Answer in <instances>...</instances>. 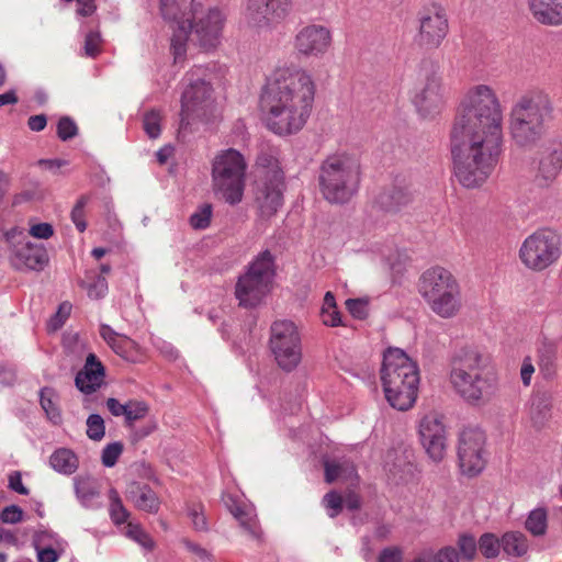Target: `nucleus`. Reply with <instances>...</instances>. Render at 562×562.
Listing matches in <instances>:
<instances>
[{
	"mask_svg": "<svg viewBox=\"0 0 562 562\" xmlns=\"http://www.w3.org/2000/svg\"><path fill=\"white\" fill-rule=\"evenodd\" d=\"M503 117L493 87L480 83L464 92L450 133L454 176L464 188L481 187L494 171L502 154Z\"/></svg>",
	"mask_w": 562,
	"mask_h": 562,
	"instance_id": "nucleus-1",
	"label": "nucleus"
},
{
	"mask_svg": "<svg viewBox=\"0 0 562 562\" xmlns=\"http://www.w3.org/2000/svg\"><path fill=\"white\" fill-rule=\"evenodd\" d=\"M315 92V81L307 70L295 66L277 68L260 93L262 124L278 136L299 133L312 114Z\"/></svg>",
	"mask_w": 562,
	"mask_h": 562,
	"instance_id": "nucleus-2",
	"label": "nucleus"
},
{
	"mask_svg": "<svg viewBox=\"0 0 562 562\" xmlns=\"http://www.w3.org/2000/svg\"><path fill=\"white\" fill-rule=\"evenodd\" d=\"M552 103L541 90H529L513 102L508 112V134L521 149L535 148L544 137L552 117Z\"/></svg>",
	"mask_w": 562,
	"mask_h": 562,
	"instance_id": "nucleus-3",
	"label": "nucleus"
},
{
	"mask_svg": "<svg viewBox=\"0 0 562 562\" xmlns=\"http://www.w3.org/2000/svg\"><path fill=\"white\" fill-rule=\"evenodd\" d=\"M449 381L453 391L470 405L488 402L497 389V379L486 358L472 348H464L454 357Z\"/></svg>",
	"mask_w": 562,
	"mask_h": 562,
	"instance_id": "nucleus-4",
	"label": "nucleus"
},
{
	"mask_svg": "<svg viewBox=\"0 0 562 562\" xmlns=\"http://www.w3.org/2000/svg\"><path fill=\"white\" fill-rule=\"evenodd\" d=\"M381 382L389 404L398 411L413 407L417 398L419 369L402 349L389 348L383 356Z\"/></svg>",
	"mask_w": 562,
	"mask_h": 562,
	"instance_id": "nucleus-5",
	"label": "nucleus"
},
{
	"mask_svg": "<svg viewBox=\"0 0 562 562\" xmlns=\"http://www.w3.org/2000/svg\"><path fill=\"white\" fill-rule=\"evenodd\" d=\"M361 164L358 156L346 151L327 156L319 167L318 187L329 203L344 204L359 189Z\"/></svg>",
	"mask_w": 562,
	"mask_h": 562,
	"instance_id": "nucleus-6",
	"label": "nucleus"
},
{
	"mask_svg": "<svg viewBox=\"0 0 562 562\" xmlns=\"http://www.w3.org/2000/svg\"><path fill=\"white\" fill-rule=\"evenodd\" d=\"M418 293L429 310L442 319L457 317L463 307L459 281L443 267H431L424 271L417 283Z\"/></svg>",
	"mask_w": 562,
	"mask_h": 562,
	"instance_id": "nucleus-7",
	"label": "nucleus"
},
{
	"mask_svg": "<svg viewBox=\"0 0 562 562\" xmlns=\"http://www.w3.org/2000/svg\"><path fill=\"white\" fill-rule=\"evenodd\" d=\"M247 161L244 155L228 148L218 151L212 160V184L216 193L234 205L243 200Z\"/></svg>",
	"mask_w": 562,
	"mask_h": 562,
	"instance_id": "nucleus-8",
	"label": "nucleus"
},
{
	"mask_svg": "<svg viewBox=\"0 0 562 562\" xmlns=\"http://www.w3.org/2000/svg\"><path fill=\"white\" fill-rule=\"evenodd\" d=\"M276 276L274 257L261 251L241 273L235 285V296L243 307L258 306L271 291Z\"/></svg>",
	"mask_w": 562,
	"mask_h": 562,
	"instance_id": "nucleus-9",
	"label": "nucleus"
},
{
	"mask_svg": "<svg viewBox=\"0 0 562 562\" xmlns=\"http://www.w3.org/2000/svg\"><path fill=\"white\" fill-rule=\"evenodd\" d=\"M255 202L261 218L269 220L283 203V172L274 155L268 151L259 154L257 161Z\"/></svg>",
	"mask_w": 562,
	"mask_h": 562,
	"instance_id": "nucleus-10",
	"label": "nucleus"
},
{
	"mask_svg": "<svg viewBox=\"0 0 562 562\" xmlns=\"http://www.w3.org/2000/svg\"><path fill=\"white\" fill-rule=\"evenodd\" d=\"M412 102L424 117H434L445 108L446 88L440 75L429 61H423L416 70Z\"/></svg>",
	"mask_w": 562,
	"mask_h": 562,
	"instance_id": "nucleus-11",
	"label": "nucleus"
},
{
	"mask_svg": "<svg viewBox=\"0 0 562 562\" xmlns=\"http://www.w3.org/2000/svg\"><path fill=\"white\" fill-rule=\"evenodd\" d=\"M561 256L560 236L552 229H539L521 244L519 259L532 271H543L554 265Z\"/></svg>",
	"mask_w": 562,
	"mask_h": 562,
	"instance_id": "nucleus-12",
	"label": "nucleus"
},
{
	"mask_svg": "<svg viewBox=\"0 0 562 562\" xmlns=\"http://www.w3.org/2000/svg\"><path fill=\"white\" fill-rule=\"evenodd\" d=\"M270 349L284 371H293L302 360L301 336L291 321H277L271 326Z\"/></svg>",
	"mask_w": 562,
	"mask_h": 562,
	"instance_id": "nucleus-13",
	"label": "nucleus"
},
{
	"mask_svg": "<svg viewBox=\"0 0 562 562\" xmlns=\"http://www.w3.org/2000/svg\"><path fill=\"white\" fill-rule=\"evenodd\" d=\"M486 436L477 427L463 428L458 437L457 457L460 471L468 477L479 475L486 465Z\"/></svg>",
	"mask_w": 562,
	"mask_h": 562,
	"instance_id": "nucleus-14",
	"label": "nucleus"
},
{
	"mask_svg": "<svg viewBox=\"0 0 562 562\" xmlns=\"http://www.w3.org/2000/svg\"><path fill=\"white\" fill-rule=\"evenodd\" d=\"M226 16L217 8L203 9L202 4L191 5L192 29L189 36L204 49L215 48L222 38Z\"/></svg>",
	"mask_w": 562,
	"mask_h": 562,
	"instance_id": "nucleus-15",
	"label": "nucleus"
},
{
	"mask_svg": "<svg viewBox=\"0 0 562 562\" xmlns=\"http://www.w3.org/2000/svg\"><path fill=\"white\" fill-rule=\"evenodd\" d=\"M212 88L204 80L190 82L181 98L180 128H186L192 121H209L214 112Z\"/></svg>",
	"mask_w": 562,
	"mask_h": 562,
	"instance_id": "nucleus-16",
	"label": "nucleus"
},
{
	"mask_svg": "<svg viewBox=\"0 0 562 562\" xmlns=\"http://www.w3.org/2000/svg\"><path fill=\"white\" fill-rule=\"evenodd\" d=\"M10 247L9 259L18 270H43L48 262V255L44 246L33 244L23 231L12 228L5 234Z\"/></svg>",
	"mask_w": 562,
	"mask_h": 562,
	"instance_id": "nucleus-17",
	"label": "nucleus"
},
{
	"mask_svg": "<svg viewBox=\"0 0 562 562\" xmlns=\"http://www.w3.org/2000/svg\"><path fill=\"white\" fill-rule=\"evenodd\" d=\"M196 2L188 0H160V11L165 20L177 24L171 37V50L175 60L181 59L187 52L189 29H192L191 5Z\"/></svg>",
	"mask_w": 562,
	"mask_h": 562,
	"instance_id": "nucleus-18",
	"label": "nucleus"
},
{
	"mask_svg": "<svg viewBox=\"0 0 562 562\" xmlns=\"http://www.w3.org/2000/svg\"><path fill=\"white\" fill-rule=\"evenodd\" d=\"M418 434L420 443L429 459L435 463L441 462L447 454L448 447V430L443 415L437 412L424 415L418 423Z\"/></svg>",
	"mask_w": 562,
	"mask_h": 562,
	"instance_id": "nucleus-19",
	"label": "nucleus"
},
{
	"mask_svg": "<svg viewBox=\"0 0 562 562\" xmlns=\"http://www.w3.org/2000/svg\"><path fill=\"white\" fill-rule=\"evenodd\" d=\"M292 7V0H247L245 20L254 29L268 30L282 22Z\"/></svg>",
	"mask_w": 562,
	"mask_h": 562,
	"instance_id": "nucleus-20",
	"label": "nucleus"
},
{
	"mask_svg": "<svg viewBox=\"0 0 562 562\" xmlns=\"http://www.w3.org/2000/svg\"><path fill=\"white\" fill-rule=\"evenodd\" d=\"M446 10L437 3L424 8L419 14V43L427 48H437L448 34Z\"/></svg>",
	"mask_w": 562,
	"mask_h": 562,
	"instance_id": "nucleus-21",
	"label": "nucleus"
},
{
	"mask_svg": "<svg viewBox=\"0 0 562 562\" xmlns=\"http://www.w3.org/2000/svg\"><path fill=\"white\" fill-rule=\"evenodd\" d=\"M331 44V35L327 27L311 24L302 27L294 38L295 50L304 57H322Z\"/></svg>",
	"mask_w": 562,
	"mask_h": 562,
	"instance_id": "nucleus-22",
	"label": "nucleus"
},
{
	"mask_svg": "<svg viewBox=\"0 0 562 562\" xmlns=\"http://www.w3.org/2000/svg\"><path fill=\"white\" fill-rule=\"evenodd\" d=\"M104 379V366L94 353H89L83 368L76 374L75 385L80 392L92 394L101 387Z\"/></svg>",
	"mask_w": 562,
	"mask_h": 562,
	"instance_id": "nucleus-23",
	"label": "nucleus"
},
{
	"mask_svg": "<svg viewBox=\"0 0 562 562\" xmlns=\"http://www.w3.org/2000/svg\"><path fill=\"white\" fill-rule=\"evenodd\" d=\"M99 331L103 340L117 356L133 362L137 360L138 346L133 339L116 333L106 324H102Z\"/></svg>",
	"mask_w": 562,
	"mask_h": 562,
	"instance_id": "nucleus-24",
	"label": "nucleus"
},
{
	"mask_svg": "<svg viewBox=\"0 0 562 562\" xmlns=\"http://www.w3.org/2000/svg\"><path fill=\"white\" fill-rule=\"evenodd\" d=\"M126 498L139 509L150 514L158 513L160 501L157 494L147 484L132 482L126 490Z\"/></svg>",
	"mask_w": 562,
	"mask_h": 562,
	"instance_id": "nucleus-25",
	"label": "nucleus"
},
{
	"mask_svg": "<svg viewBox=\"0 0 562 562\" xmlns=\"http://www.w3.org/2000/svg\"><path fill=\"white\" fill-rule=\"evenodd\" d=\"M532 16L541 24H562V0H527Z\"/></svg>",
	"mask_w": 562,
	"mask_h": 562,
	"instance_id": "nucleus-26",
	"label": "nucleus"
},
{
	"mask_svg": "<svg viewBox=\"0 0 562 562\" xmlns=\"http://www.w3.org/2000/svg\"><path fill=\"white\" fill-rule=\"evenodd\" d=\"M552 396L548 392H536L530 398L529 417L536 429H541L551 417Z\"/></svg>",
	"mask_w": 562,
	"mask_h": 562,
	"instance_id": "nucleus-27",
	"label": "nucleus"
},
{
	"mask_svg": "<svg viewBox=\"0 0 562 562\" xmlns=\"http://www.w3.org/2000/svg\"><path fill=\"white\" fill-rule=\"evenodd\" d=\"M325 481L333 483L337 480L353 482L358 480L355 464L347 459H331L324 461Z\"/></svg>",
	"mask_w": 562,
	"mask_h": 562,
	"instance_id": "nucleus-28",
	"label": "nucleus"
},
{
	"mask_svg": "<svg viewBox=\"0 0 562 562\" xmlns=\"http://www.w3.org/2000/svg\"><path fill=\"white\" fill-rule=\"evenodd\" d=\"M562 168V151L552 150L543 155L539 162L536 181L541 187H548L560 173Z\"/></svg>",
	"mask_w": 562,
	"mask_h": 562,
	"instance_id": "nucleus-29",
	"label": "nucleus"
},
{
	"mask_svg": "<svg viewBox=\"0 0 562 562\" xmlns=\"http://www.w3.org/2000/svg\"><path fill=\"white\" fill-rule=\"evenodd\" d=\"M411 201V193L403 188H392L383 192L379 198V203L387 212H398L407 206Z\"/></svg>",
	"mask_w": 562,
	"mask_h": 562,
	"instance_id": "nucleus-30",
	"label": "nucleus"
},
{
	"mask_svg": "<svg viewBox=\"0 0 562 562\" xmlns=\"http://www.w3.org/2000/svg\"><path fill=\"white\" fill-rule=\"evenodd\" d=\"M49 463L54 470L64 474H72L78 469V458L69 449L60 448L49 458Z\"/></svg>",
	"mask_w": 562,
	"mask_h": 562,
	"instance_id": "nucleus-31",
	"label": "nucleus"
},
{
	"mask_svg": "<svg viewBox=\"0 0 562 562\" xmlns=\"http://www.w3.org/2000/svg\"><path fill=\"white\" fill-rule=\"evenodd\" d=\"M79 285L87 291L89 299L100 300L108 293V281L104 276L95 271H88L86 279L79 281Z\"/></svg>",
	"mask_w": 562,
	"mask_h": 562,
	"instance_id": "nucleus-32",
	"label": "nucleus"
},
{
	"mask_svg": "<svg viewBox=\"0 0 562 562\" xmlns=\"http://www.w3.org/2000/svg\"><path fill=\"white\" fill-rule=\"evenodd\" d=\"M557 352V345L552 341H543L538 349V366L547 378L554 373Z\"/></svg>",
	"mask_w": 562,
	"mask_h": 562,
	"instance_id": "nucleus-33",
	"label": "nucleus"
},
{
	"mask_svg": "<svg viewBox=\"0 0 562 562\" xmlns=\"http://www.w3.org/2000/svg\"><path fill=\"white\" fill-rule=\"evenodd\" d=\"M502 548L508 555L522 557L527 553L529 544L524 533L510 531L502 537Z\"/></svg>",
	"mask_w": 562,
	"mask_h": 562,
	"instance_id": "nucleus-34",
	"label": "nucleus"
},
{
	"mask_svg": "<svg viewBox=\"0 0 562 562\" xmlns=\"http://www.w3.org/2000/svg\"><path fill=\"white\" fill-rule=\"evenodd\" d=\"M40 402L42 408L45 411L47 418L54 424L61 422V414L57 405L58 396L54 389L45 386L41 390Z\"/></svg>",
	"mask_w": 562,
	"mask_h": 562,
	"instance_id": "nucleus-35",
	"label": "nucleus"
},
{
	"mask_svg": "<svg viewBox=\"0 0 562 562\" xmlns=\"http://www.w3.org/2000/svg\"><path fill=\"white\" fill-rule=\"evenodd\" d=\"M525 528L535 537L543 536L548 528V512L543 507L531 510L525 521Z\"/></svg>",
	"mask_w": 562,
	"mask_h": 562,
	"instance_id": "nucleus-36",
	"label": "nucleus"
},
{
	"mask_svg": "<svg viewBox=\"0 0 562 562\" xmlns=\"http://www.w3.org/2000/svg\"><path fill=\"white\" fill-rule=\"evenodd\" d=\"M321 318L326 326L336 327L341 325V316L337 308L335 296L329 291L324 296Z\"/></svg>",
	"mask_w": 562,
	"mask_h": 562,
	"instance_id": "nucleus-37",
	"label": "nucleus"
},
{
	"mask_svg": "<svg viewBox=\"0 0 562 562\" xmlns=\"http://www.w3.org/2000/svg\"><path fill=\"white\" fill-rule=\"evenodd\" d=\"M75 490L78 498L85 505H90L99 492L90 477L78 476L75 479Z\"/></svg>",
	"mask_w": 562,
	"mask_h": 562,
	"instance_id": "nucleus-38",
	"label": "nucleus"
},
{
	"mask_svg": "<svg viewBox=\"0 0 562 562\" xmlns=\"http://www.w3.org/2000/svg\"><path fill=\"white\" fill-rule=\"evenodd\" d=\"M149 412L148 405L143 401H128L126 403L125 424L132 427L135 422L143 419Z\"/></svg>",
	"mask_w": 562,
	"mask_h": 562,
	"instance_id": "nucleus-39",
	"label": "nucleus"
},
{
	"mask_svg": "<svg viewBox=\"0 0 562 562\" xmlns=\"http://www.w3.org/2000/svg\"><path fill=\"white\" fill-rule=\"evenodd\" d=\"M110 515L114 524L121 525L124 524L130 513L124 507L119 493L115 490L110 491Z\"/></svg>",
	"mask_w": 562,
	"mask_h": 562,
	"instance_id": "nucleus-40",
	"label": "nucleus"
},
{
	"mask_svg": "<svg viewBox=\"0 0 562 562\" xmlns=\"http://www.w3.org/2000/svg\"><path fill=\"white\" fill-rule=\"evenodd\" d=\"M125 535L148 551L155 547L151 537L139 525L127 524Z\"/></svg>",
	"mask_w": 562,
	"mask_h": 562,
	"instance_id": "nucleus-41",
	"label": "nucleus"
},
{
	"mask_svg": "<svg viewBox=\"0 0 562 562\" xmlns=\"http://www.w3.org/2000/svg\"><path fill=\"white\" fill-rule=\"evenodd\" d=\"M501 546L502 541L499 542V540L492 533H484L479 540V549L487 559L497 557Z\"/></svg>",
	"mask_w": 562,
	"mask_h": 562,
	"instance_id": "nucleus-42",
	"label": "nucleus"
},
{
	"mask_svg": "<svg viewBox=\"0 0 562 562\" xmlns=\"http://www.w3.org/2000/svg\"><path fill=\"white\" fill-rule=\"evenodd\" d=\"M105 435L104 420L99 414H91L87 418V436L89 439L100 441Z\"/></svg>",
	"mask_w": 562,
	"mask_h": 562,
	"instance_id": "nucleus-43",
	"label": "nucleus"
},
{
	"mask_svg": "<svg viewBox=\"0 0 562 562\" xmlns=\"http://www.w3.org/2000/svg\"><path fill=\"white\" fill-rule=\"evenodd\" d=\"M457 544L460 550L459 554L460 557H462V559L472 561L475 558L477 551V543L473 536L468 533L461 535L458 538Z\"/></svg>",
	"mask_w": 562,
	"mask_h": 562,
	"instance_id": "nucleus-44",
	"label": "nucleus"
},
{
	"mask_svg": "<svg viewBox=\"0 0 562 562\" xmlns=\"http://www.w3.org/2000/svg\"><path fill=\"white\" fill-rule=\"evenodd\" d=\"M160 121L161 116L158 111L151 110L144 115V130L150 138H157L160 135Z\"/></svg>",
	"mask_w": 562,
	"mask_h": 562,
	"instance_id": "nucleus-45",
	"label": "nucleus"
},
{
	"mask_svg": "<svg viewBox=\"0 0 562 562\" xmlns=\"http://www.w3.org/2000/svg\"><path fill=\"white\" fill-rule=\"evenodd\" d=\"M123 452V445L119 441L106 445L102 450V464L108 468H112L117 462L120 456Z\"/></svg>",
	"mask_w": 562,
	"mask_h": 562,
	"instance_id": "nucleus-46",
	"label": "nucleus"
},
{
	"mask_svg": "<svg viewBox=\"0 0 562 562\" xmlns=\"http://www.w3.org/2000/svg\"><path fill=\"white\" fill-rule=\"evenodd\" d=\"M211 204H204L199 211L190 216V224L195 229H205L211 223Z\"/></svg>",
	"mask_w": 562,
	"mask_h": 562,
	"instance_id": "nucleus-47",
	"label": "nucleus"
},
{
	"mask_svg": "<svg viewBox=\"0 0 562 562\" xmlns=\"http://www.w3.org/2000/svg\"><path fill=\"white\" fill-rule=\"evenodd\" d=\"M323 505L330 518H335L342 510V497L335 491H330L323 497Z\"/></svg>",
	"mask_w": 562,
	"mask_h": 562,
	"instance_id": "nucleus-48",
	"label": "nucleus"
},
{
	"mask_svg": "<svg viewBox=\"0 0 562 562\" xmlns=\"http://www.w3.org/2000/svg\"><path fill=\"white\" fill-rule=\"evenodd\" d=\"M88 201V196H80L71 211V220L76 225L77 229L81 233L85 232V229L87 228V223L85 221V207Z\"/></svg>",
	"mask_w": 562,
	"mask_h": 562,
	"instance_id": "nucleus-49",
	"label": "nucleus"
},
{
	"mask_svg": "<svg viewBox=\"0 0 562 562\" xmlns=\"http://www.w3.org/2000/svg\"><path fill=\"white\" fill-rule=\"evenodd\" d=\"M432 562H460V554L452 546H446L435 551L431 549Z\"/></svg>",
	"mask_w": 562,
	"mask_h": 562,
	"instance_id": "nucleus-50",
	"label": "nucleus"
},
{
	"mask_svg": "<svg viewBox=\"0 0 562 562\" xmlns=\"http://www.w3.org/2000/svg\"><path fill=\"white\" fill-rule=\"evenodd\" d=\"M78 133L76 123L68 116H64L58 121L57 135L61 140H68Z\"/></svg>",
	"mask_w": 562,
	"mask_h": 562,
	"instance_id": "nucleus-51",
	"label": "nucleus"
},
{
	"mask_svg": "<svg viewBox=\"0 0 562 562\" xmlns=\"http://www.w3.org/2000/svg\"><path fill=\"white\" fill-rule=\"evenodd\" d=\"M101 35L99 32H89L85 40V55L94 58L101 52Z\"/></svg>",
	"mask_w": 562,
	"mask_h": 562,
	"instance_id": "nucleus-52",
	"label": "nucleus"
},
{
	"mask_svg": "<svg viewBox=\"0 0 562 562\" xmlns=\"http://www.w3.org/2000/svg\"><path fill=\"white\" fill-rule=\"evenodd\" d=\"M346 308L358 319H363L368 315V303L361 299H348L346 301Z\"/></svg>",
	"mask_w": 562,
	"mask_h": 562,
	"instance_id": "nucleus-53",
	"label": "nucleus"
},
{
	"mask_svg": "<svg viewBox=\"0 0 562 562\" xmlns=\"http://www.w3.org/2000/svg\"><path fill=\"white\" fill-rule=\"evenodd\" d=\"M188 515L191 518L192 525L196 530H206V519L201 504H193L188 509Z\"/></svg>",
	"mask_w": 562,
	"mask_h": 562,
	"instance_id": "nucleus-54",
	"label": "nucleus"
},
{
	"mask_svg": "<svg viewBox=\"0 0 562 562\" xmlns=\"http://www.w3.org/2000/svg\"><path fill=\"white\" fill-rule=\"evenodd\" d=\"M23 518V510L16 505H10L2 509L0 519L5 524H16Z\"/></svg>",
	"mask_w": 562,
	"mask_h": 562,
	"instance_id": "nucleus-55",
	"label": "nucleus"
},
{
	"mask_svg": "<svg viewBox=\"0 0 562 562\" xmlns=\"http://www.w3.org/2000/svg\"><path fill=\"white\" fill-rule=\"evenodd\" d=\"M241 527L254 538L260 536V528L256 516L250 512L249 516H241V519H237Z\"/></svg>",
	"mask_w": 562,
	"mask_h": 562,
	"instance_id": "nucleus-56",
	"label": "nucleus"
},
{
	"mask_svg": "<svg viewBox=\"0 0 562 562\" xmlns=\"http://www.w3.org/2000/svg\"><path fill=\"white\" fill-rule=\"evenodd\" d=\"M30 235L38 239H48L54 234V228L48 223H38L31 225Z\"/></svg>",
	"mask_w": 562,
	"mask_h": 562,
	"instance_id": "nucleus-57",
	"label": "nucleus"
},
{
	"mask_svg": "<svg viewBox=\"0 0 562 562\" xmlns=\"http://www.w3.org/2000/svg\"><path fill=\"white\" fill-rule=\"evenodd\" d=\"M71 308L72 306L69 302H63L58 306V311L56 312L55 316L52 319V325L55 329L60 327L65 323L67 317L70 315Z\"/></svg>",
	"mask_w": 562,
	"mask_h": 562,
	"instance_id": "nucleus-58",
	"label": "nucleus"
},
{
	"mask_svg": "<svg viewBox=\"0 0 562 562\" xmlns=\"http://www.w3.org/2000/svg\"><path fill=\"white\" fill-rule=\"evenodd\" d=\"M403 551L397 547H389L383 549L379 554V562H401Z\"/></svg>",
	"mask_w": 562,
	"mask_h": 562,
	"instance_id": "nucleus-59",
	"label": "nucleus"
},
{
	"mask_svg": "<svg viewBox=\"0 0 562 562\" xmlns=\"http://www.w3.org/2000/svg\"><path fill=\"white\" fill-rule=\"evenodd\" d=\"M182 543L187 548L188 551H190L192 554H194L199 560L201 561H210L212 555L211 553L202 548L200 544L194 543L188 539H183Z\"/></svg>",
	"mask_w": 562,
	"mask_h": 562,
	"instance_id": "nucleus-60",
	"label": "nucleus"
},
{
	"mask_svg": "<svg viewBox=\"0 0 562 562\" xmlns=\"http://www.w3.org/2000/svg\"><path fill=\"white\" fill-rule=\"evenodd\" d=\"M9 487L21 495H29L30 491L23 485L21 473L15 471L9 476Z\"/></svg>",
	"mask_w": 562,
	"mask_h": 562,
	"instance_id": "nucleus-61",
	"label": "nucleus"
},
{
	"mask_svg": "<svg viewBox=\"0 0 562 562\" xmlns=\"http://www.w3.org/2000/svg\"><path fill=\"white\" fill-rule=\"evenodd\" d=\"M533 372H535V367L531 362V359L529 357L525 358L522 361V364H521V369H520V378H521L522 384L525 386L530 385Z\"/></svg>",
	"mask_w": 562,
	"mask_h": 562,
	"instance_id": "nucleus-62",
	"label": "nucleus"
},
{
	"mask_svg": "<svg viewBox=\"0 0 562 562\" xmlns=\"http://www.w3.org/2000/svg\"><path fill=\"white\" fill-rule=\"evenodd\" d=\"M38 562H56L58 560V553L50 547L36 548Z\"/></svg>",
	"mask_w": 562,
	"mask_h": 562,
	"instance_id": "nucleus-63",
	"label": "nucleus"
},
{
	"mask_svg": "<svg viewBox=\"0 0 562 562\" xmlns=\"http://www.w3.org/2000/svg\"><path fill=\"white\" fill-rule=\"evenodd\" d=\"M47 119L44 114L30 116L27 120V126L31 131L41 132L45 128Z\"/></svg>",
	"mask_w": 562,
	"mask_h": 562,
	"instance_id": "nucleus-64",
	"label": "nucleus"
}]
</instances>
